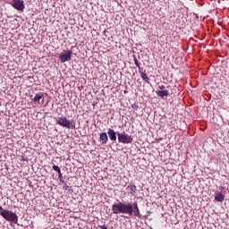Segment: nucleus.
<instances>
[{
	"label": "nucleus",
	"mask_w": 229,
	"mask_h": 229,
	"mask_svg": "<svg viewBox=\"0 0 229 229\" xmlns=\"http://www.w3.org/2000/svg\"><path fill=\"white\" fill-rule=\"evenodd\" d=\"M44 98V95L42 93H38L35 95L34 98L32 99V101H34V103H40V100Z\"/></svg>",
	"instance_id": "f8f14e48"
},
{
	"label": "nucleus",
	"mask_w": 229,
	"mask_h": 229,
	"mask_svg": "<svg viewBox=\"0 0 229 229\" xmlns=\"http://www.w3.org/2000/svg\"><path fill=\"white\" fill-rule=\"evenodd\" d=\"M55 124L62 126L63 128H67L68 130H72L75 128L74 121L67 119V117H58L55 120Z\"/></svg>",
	"instance_id": "7ed1b4c3"
},
{
	"label": "nucleus",
	"mask_w": 229,
	"mask_h": 229,
	"mask_svg": "<svg viewBox=\"0 0 229 229\" xmlns=\"http://www.w3.org/2000/svg\"><path fill=\"white\" fill-rule=\"evenodd\" d=\"M58 180L61 182V183H65V181H64V176L62 175V172L58 173Z\"/></svg>",
	"instance_id": "4468645a"
},
{
	"label": "nucleus",
	"mask_w": 229,
	"mask_h": 229,
	"mask_svg": "<svg viewBox=\"0 0 229 229\" xmlns=\"http://www.w3.org/2000/svg\"><path fill=\"white\" fill-rule=\"evenodd\" d=\"M72 57V51L67 50L65 53H61L59 58L62 64H65V62H71Z\"/></svg>",
	"instance_id": "423d86ee"
},
{
	"label": "nucleus",
	"mask_w": 229,
	"mask_h": 229,
	"mask_svg": "<svg viewBox=\"0 0 229 229\" xmlns=\"http://www.w3.org/2000/svg\"><path fill=\"white\" fill-rule=\"evenodd\" d=\"M113 214H127L128 216H134V217H140V209H139V203L134 202H118L112 205Z\"/></svg>",
	"instance_id": "f257e3e1"
},
{
	"label": "nucleus",
	"mask_w": 229,
	"mask_h": 229,
	"mask_svg": "<svg viewBox=\"0 0 229 229\" xmlns=\"http://www.w3.org/2000/svg\"><path fill=\"white\" fill-rule=\"evenodd\" d=\"M158 89H159L160 90H165V86H164V85H159V86H158Z\"/></svg>",
	"instance_id": "f3484780"
},
{
	"label": "nucleus",
	"mask_w": 229,
	"mask_h": 229,
	"mask_svg": "<svg viewBox=\"0 0 229 229\" xmlns=\"http://www.w3.org/2000/svg\"><path fill=\"white\" fill-rule=\"evenodd\" d=\"M53 169H54V171H56V173H61L62 172V170H60V167L56 165H53Z\"/></svg>",
	"instance_id": "dca6fc26"
},
{
	"label": "nucleus",
	"mask_w": 229,
	"mask_h": 229,
	"mask_svg": "<svg viewBox=\"0 0 229 229\" xmlns=\"http://www.w3.org/2000/svg\"><path fill=\"white\" fill-rule=\"evenodd\" d=\"M126 191L130 192L131 196H135V194H137V186L132 182H130L126 188Z\"/></svg>",
	"instance_id": "0eeeda50"
},
{
	"label": "nucleus",
	"mask_w": 229,
	"mask_h": 229,
	"mask_svg": "<svg viewBox=\"0 0 229 229\" xmlns=\"http://www.w3.org/2000/svg\"><path fill=\"white\" fill-rule=\"evenodd\" d=\"M139 72H140V74H142V72H144V69H143V68H140H140H139Z\"/></svg>",
	"instance_id": "6ab92c4d"
},
{
	"label": "nucleus",
	"mask_w": 229,
	"mask_h": 229,
	"mask_svg": "<svg viewBox=\"0 0 229 229\" xmlns=\"http://www.w3.org/2000/svg\"><path fill=\"white\" fill-rule=\"evenodd\" d=\"M107 135L112 142L117 140V136L115 135V131H114V129H108Z\"/></svg>",
	"instance_id": "6e6552de"
},
{
	"label": "nucleus",
	"mask_w": 229,
	"mask_h": 229,
	"mask_svg": "<svg viewBox=\"0 0 229 229\" xmlns=\"http://www.w3.org/2000/svg\"><path fill=\"white\" fill-rule=\"evenodd\" d=\"M65 191H69V186L65 183L64 184Z\"/></svg>",
	"instance_id": "412c9836"
},
{
	"label": "nucleus",
	"mask_w": 229,
	"mask_h": 229,
	"mask_svg": "<svg viewBox=\"0 0 229 229\" xmlns=\"http://www.w3.org/2000/svg\"><path fill=\"white\" fill-rule=\"evenodd\" d=\"M99 228H102V229H108V227H106V225H99Z\"/></svg>",
	"instance_id": "aec40b11"
},
{
	"label": "nucleus",
	"mask_w": 229,
	"mask_h": 229,
	"mask_svg": "<svg viewBox=\"0 0 229 229\" xmlns=\"http://www.w3.org/2000/svg\"><path fill=\"white\" fill-rule=\"evenodd\" d=\"M11 5L15 10H18V12H24V8H26L24 5V0H13Z\"/></svg>",
	"instance_id": "39448f33"
},
{
	"label": "nucleus",
	"mask_w": 229,
	"mask_h": 229,
	"mask_svg": "<svg viewBox=\"0 0 229 229\" xmlns=\"http://www.w3.org/2000/svg\"><path fill=\"white\" fill-rule=\"evenodd\" d=\"M156 94H157V96H158V98H164L169 96V90H167V89L157 90V91H156Z\"/></svg>",
	"instance_id": "1a4fd4ad"
},
{
	"label": "nucleus",
	"mask_w": 229,
	"mask_h": 229,
	"mask_svg": "<svg viewBox=\"0 0 229 229\" xmlns=\"http://www.w3.org/2000/svg\"><path fill=\"white\" fill-rule=\"evenodd\" d=\"M0 216H2V217H4L5 221H8L9 223H14L15 225H17L19 221V216H17V214L8 209H4L1 206H0Z\"/></svg>",
	"instance_id": "f03ea898"
},
{
	"label": "nucleus",
	"mask_w": 229,
	"mask_h": 229,
	"mask_svg": "<svg viewBox=\"0 0 229 229\" xmlns=\"http://www.w3.org/2000/svg\"><path fill=\"white\" fill-rule=\"evenodd\" d=\"M118 142L121 144H131L133 142V137L126 132H117Z\"/></svg>",
	"instance_id": "20e7f679"
},
{
	"label": "nucleus",
	"mask_w": 229,
	"mask_h": 229,
	"mask_svg": "<svg viewBox=\"0 0 229 229\" xmlns=\"http://www.w3.org/2000/svg\"><path fill=\"white\" fill-rule=\"evenodd\" d=\"M215 199L218 203H223V201H225V195H223L222 192H217V193L215 194Z\"/></svg>",
	"instance_id": "9b49d317"
},
{
	"label": "nucleus",
	"mask_w": 229,
	"mask_h": 229,
	"mask_svg": "<svg viewBox=\"0 0 229 229\" xmlns=\"http://www.w3.org/2000/svg\"><path fill=\"white\" fill-rule=\"evenodd\" d=\"M140 78L143 80V81H145V83H149V77L146 72H141Z\"/></svg>",
	"instance_id": "ddd939ff"
},
{
	"label": "nucleus",
	"mask_w": 229,
	"mask_h": 229,
	"mask_svg": "<svg viewBox=\"0 0 229 229\" xmlns=\"http://www.w3.org/2000/svg\"><path fill=\"white\" fill-rule=\"evenodd\" d=\"M131 107L134 109V110H137V108H139V106L137 104H133L131 106Z\"/></svg>",
	"instance_id": "a211bd4d"
},
{
	"label": "nucleus",
	"mask_w": 229,
	"mask_h": 229,
	"mask_svg": "<svg viewBox=\"0 0 229 229\" xmlns=\"http://www.w3.org/2000/svg\"><path fill=\"white\" fill-rule=\"evenodd\" d=\"M133 61L136 67H138V69H140V64H139V60H137V56L133 57Z\"/></svg>",
	"instance_id": "2eb2a0df"
},
{
	"label": "nucleus",
	"mask_w": 229,
	"mask_h": 229,
	"mask_svg": "<svg viewBox=\"0 0 229 229\" xmlns=\"http://www.w3.org/2000/svg\"><path fill=\"white\" fill-rule=\"evenodd\" d=\"M99 140L101 144H106V142H108V135H106V132L100 133Z\"/></svg>",
	"instance_id": "9d476101"
}]
</instances>
